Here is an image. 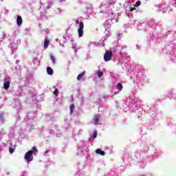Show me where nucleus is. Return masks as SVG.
<instances>
[{"mask_svg":"<svg viewBox=\"0 0 176 176\" xmlns=\"http://www.w3.org/2000/svg\"><path fill=\"white\" fill-rule=\"evenodd\" d=\"M32 155V151H30L25 154L24 159L28 163H30V162H32V160H34V157Z\"/></svg>","mask_w":176,"mask_h":176,"instance_id":"nucleus-1","label":"nucleus"},{"mask_svg":"<svg viewBox=\"0 0 176 176\" xmlns=\"http://www.w3.org/2000/svg\"><path fill=\"white\" fill-rule=\"evenodd\" d=\"M112 56H113L112 52H109V50L106 51L104 55V61H111V60H112Z\"/></svg>","mask_w":176,"mask_h":176,"instance_id":"nucleus-2","label":"nucleus"},{"mask_svg":"<svg viewBox=\"0 0 176 176\" xmlns=\"http://www.w3.org/2000/svg\"><path fill=\"white\" fill-rule=\"evenodd\" d=\"M85 28V24H83V22H80L79 23V28L78 29V34L79 38H82L83 36V29Z\"/></svg>","mask_w":176,"mask_h":176,"instance_id":"nucleus-3","label":"nucleus"},{"mask_svg":"<svg viewBox=\"0 0 176 176\" xmlns=\"http://www.w3.org/2000/svg\"><path fill=\"white\" fill-rule=\"evenodd\" d=\"M16 24L17 25H21L23 24V18H21V16L18 15L16 18Z\"/></svg>","mask_w":176,"mask_h":176,"instance_id":"nucleus-4","label":"nucleus"},{"mask_svg":"<svg viewBox=\"0 0 176 176\" xmlns=\"http://www.w3.org/2000/svg\"><path fill=\"white\" fill-rule=\"evenodd\" d=\"M93 120L94 124L97 125L98 124V122H100V115H95L94 116Z\"/></svg>","mask_w":176,"mask_h":176,"instance_id":"nucleus-5","label":"nucleus"},{"mask_svg":"<svg viewBox=\"0 0 176 176\" xmlns=\"http://www.w3.org/2000/svg\"><path fill=\"white\" fill-rule=\"evenodd\" d=\"M96 153L100 155L101 156H105V151L101 150V148H98L96 150Z\"/></svg>","mask_w":176,"mask_h":176,"instance_id":"nucleus-6","label":"nucleus"},{"mask_svg":"<svg viewBox=\"0 0 176 176\" xmlns=\"http://www.w3.org/2000/svg\"><path fill=\"white\" fill-rule=\"evenodd\" d=\"M9 87H10V82H5L3 84V89H5V90H8Z\"/></svg>","mask_w":176,"mask_h":176,"instance_id":"nucleus-7","label":"nucleus"},{"mask_svg":"<svg viewBox=\"0 0 176 176\" xmlns=\"http://www.w3.org/2000/svg\"><path fill=\"white\" fill-rule=\"evenodd\" d=\"M54 72L53 71V69H52V67H47V74L48 75H53Z\"/></svg>","mask_w":176,"mask_h":176,"instance_id":"nucleus-8","label":"nucleus"},{"mask_svg":"<svg viewBox=\"0 0 176 176\" xmlns=\"http://www.w3.org/2000/svg\"><path fill=\"white\" fill-rule=\"evenodd\" d=\"M30 151L32 152V155H36V153H38V150L36 149V147H35V146H33L32 148V150H30Z\"/></svg>","mask_w":176,"mask_h":176,"instance_id":"nucleus-9","label":"nucleus"},{"mask_svg":"<svg viewBox=\"0 0 176 176\" xmlns=\"http://www.w3.org/2000/svg\"><path fill=\"white\" fill-rule=\"evenodd\" d=\"M116 87L117 89L119 90V91H122V90H123V85H122V83H118Z\"/></svg>","mask_w":176,"mask_h":176,"instance_id":"nucleus-10","label":"nucleus"},{"mask_svg":"<svg viewBox=\"0 0 176 176\" xmlns=\"http://www.w3.org/2000/svg\"><path fill=\"white\" fill-rule=\"evenodd\" d=\"M83 76H85V73H80L77 76V80H81L82 78H83Z\"/></svg>","mask_w":176,"mask_h":176,"instance_id":"nucleus-11","label":"nucleus"},{"mask_svg":"<svg viewBox=\"0 0 176 176\" xmlns=\"http://www.w3.org/2000/svg\"><path fill=\"white\" fill-rule=\"evenodd\" d=\"M49 41L48 40H45L44 41V48L47 49L49 47Z\"/></svg>","mask_w":176,"mask_h":176,"instance_id":"nucleus-12","label":"nucleus"},{"mask_svg":"<svg viewBox=\"0 0 176 176\" xmlns=\"http://www.w3.org/2000/svg\"><path fill=\"white\" fill-rule=\"evenodd\" d=\"M75 109V104H72L70 106V113H74V111Z\"/></svg>","mask_w":176,"mask_h":176,"instance_id":"nucleus-13","label":"nucleus"},{"mask_svg":"<svg viewBox=\"0 0 176 176\" xmlns=\"http://www.w3.org/2000/svg\"><path fill=\"white\" fill-rule=\"evenodd\" d=\"M141 5V1H138L135 4H134V7L135 8H138V6H140Z\"/></svg>","mask_w":176,"mask_h":176,"instance_id":"nucleus-14","label":"nucleus"},{"mask_svg":"<svg viewBox=\"0 0 176 176\" xmlns=\"http://www.w3.org/2000/svg\"><path fill=\"white\" fill-rule=\"evenodd\" d=\"M50 57L53 64H56V58L53 55H51Z\"/></svg>","mask_w":176,"mask_h":176,"instance_id":"nucleus-15","label":"nucleus"},{"mask_svg":"<svg viewBox=\"0 0 176 176\" xmlns=\"http://www.w3.org/2000/svg\"><path fill=\"white\" fill-rule=\"evenodd\" d=\"M9 152L12 155V153H14V148H13L12 147H10L9 148Z\"/></svg>","mask_w":176,"mask_h":176,"instance_id":"nucleus-16","label":"nucleus"},{"mask_svg":"<svg viewBox=\"0 0 176 176\" xmlns=\"http://www.w3.org/2000/svg\"><path fill=\"white\" fill-rule=\"evenodd\" d=\"M102 75H104V73H103L102 72L99 71V72H98V76L99 78H101V76H102Z\"/></svg>","mask_w":176,"mask_h":176,"instance_id":"nucleus-17","label":"nucleus"},{"mask_svg":"<svg viewBox=\"0 0 176 176\" xmlns=\"http://www.w3.org/2000/svg\"><path fill=\"white\" fill-rule=\"evenodd\" d=\"M54 96H58V89H55L54 91Z\"/></svg>","mask_w":176,"mask_h":176,"instance_id":"nucleus-18","label":"nucleus"},{"mask_svg":"<svg viewBox=\"0 0 176 176\" xmlns=\"http://www.w3.org/2000/svg\"><path fill=\"white\" fill-rule=\"evenodd\" d=\"M94 138H97V131H95L93 134Z\"/></svg>","mask_w":176,"mask_h":176,"instance_id":"nucleus-19","label":"nucleus"},{"mask_svg":"<svg viewBox=\"0 0 176 176\" xmlns=\"http://www.w3.org/2000/svg\"><path fill=\"white\" fill-rule=\"evenodd\" d=\"M4 113H0V119L3 118Z\"/></svg>","mask_w":176,"mask_h":176,"instance_id":"nucleus-20","label":"nucleus"},{"mask_svg":"<svg viewBox=\"0 0 176 176\" xmlns=\"http://www.w3.org/2000/svg\"><path fill=\"white\" fill-rule=\"evenodd\" d=\"M135 7H134V8H131V9H130V12H134V10H135Z\"/></svg>","mask_w":176,"mask_h":176,"instance_id":"nucleus-21","label":"nucleus"},{"mask_svg":"<svg viewBox=\"0 0 176 176\" xmlns=\"http://www.w3.org/2000/svg\"><path fill=\"white\" fill-rule=\"evenodd\" d=\"M76 23H77V24H79V22H78V21H76Z\"/></svg>","mask_w":176,"mask_h":176,"instance_id":"nucleus-22","label":"nucleus"},{"mask_svg":"<svg viewBox=\"0 0 176 176\" xmlns=\"http://www.w3.org/2000/svg\"><path fill=\"white\" fill-rule=\"evenodd\" d=\"M111 5H112V3H109V6H111Z\"/></svg>","mask_w":176,"mask_h":176,"instance_id":"nucleus-23","label":"nucleus"},{"mask_svg":"<svg viewBox=\"0 0 176 176\" xmlns=\"http://www.w3.org/2000/svg\"><path fill=\"white\" fill-rule=\"evenodd\" d=\"M47 152H49L48 151H46V153H47Z\"/></svg>","mask_w":176,"mask_h":176,"instance_id":"nucleus-24","label":"nucleus"},{"mask_svg":"<svg viewBox=\"0 0 176 176\" xmlns=\"http://www.w3.org/2000/svg\"><path fill=\"white\" fill-rule=\"evenodd\" d=\"M1 1H3V0H1Z\"/></svg>","mask_w":176,"mask_h":176,"instance_id":"nucleus-25","label":"nucleus"}]
</instances>
